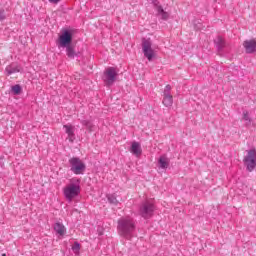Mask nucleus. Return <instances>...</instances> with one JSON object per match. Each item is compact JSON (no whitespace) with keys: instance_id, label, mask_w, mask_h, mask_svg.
I'll return each mask as SVG.
<instances>
[{"instance_id":"1","label":"nucleus","mask_w":256,"mask_h":256,"mask_svg":"<svg viewBox=\"0 0 256 256\" xmlns=\"http://www.w3.org/2000/svg\"><path fill=\"white\" fill-rule=\"evenodd\" d=\"M137 229V222L131 216H124L118 219L117 231L120 237L130 240Z\"/></svg>"},{"instance_id":"2","label":"nucleus","mask_w":256,"mask_h":256,"mask_svg":"<svg viewBox=\"0 0 256 256\" xmlns=\"http://www.w3.org/2000/svg\"><path fill=\"white\" fill-rule=\"evenodd\" d=\"M81 193V180L72 179L68 185L63 188V194L65 199L71 203L75 199V197H79Z\"/></svg>"},{"instance_id":"3","label":"nucleus","mask_w":256,"mask_h":256,"mask_svg":"<svg viewBox=\"0 0 256 256\" xmlns=\"http://www.w3.org/2000/svg\"><path fill=\"white\" fill-rule=\"evenodd\" d=\"M70 171L74 173V175H83L87 166L85 162L81 160L79 157H72L68 160Z\"/></svg>"},{"instance_id":"4","label":"nucleus","mask_w":256,"mask_h":256,"mask_svg":"<svg viewBox=\"0 0 256 256\" xmlns=\"http://www.w3.org/2000/svg\"><path fill=\"white\" fill-rule=\"evenodd\" d=\"M153 213H155V204L153 203V200H146L141 203L139 207V215L142 216L143 219H151Z\"/></svg>"},{"instance_id":"5","label":"nucleus","mask_w":256,"mask_h":256,"mask_svg":"<svg viewBox=\"0 0 256 256\" xmlns=\"http://www.w3.org/2000/svg\"><path fill=\"white\" fill-rule=\"evenodd\" d=\"M73 29H63L61 35L58 38V47L65 49V47L73 43Z\"/></svg>"},{"instance_id":"6","label":"nucleus","mask_w":256,"mask_h":256,"mask_svg":"<svg viewBox=\"0 0 256 256\" xmlns=\"http://www.w3.org/2000/svg\"><path fill=\"white\" fill-rule=\"evenodd\" d=\"M246 155L243 158V163L247 169L251 173V171L255 170L256 167V150L255 148L247 150Z\"/></svg>"},{"instance_id":"7","label":"nucleus","mask_w":256,"mask_h":256,"mask_svg":"<svg viewBox=\"0 0 256 256\" xmlns=\"http://www.w3.org/2000/svg\"><path fill=\"white\" fill-rule=\"evenodd\" d=\"M118 75L119 73H117V69L115 67H108L104 71V75H103V81L105 85H107V87H111V85H113V83L117 81Z\"/></svg>"},{"instance_id":"8","label":"nucleus","mask_w":256,"mask_h":256,"mask_svg":"<svg viewBox=\"0 0 256 256\" xmlns=\"http://www.w3.org/2000/svg\"><path fill=\"white\" fill-rule=\"evenodd\" d=\"M151 46V39L142 40V51L144 53V57H146L148 61H153V57H155V52L153 51V48H151Z\"/></svg>"},{"instance_id":"9","label":"nucleus","mask_w":256,"mask_h":256,"mask_svg":"<svg viewBox=\"0 0 256 256\" xmlns=\"http://www.w3.org/2000/svg\"><path fill=\"white\" fill-rule=\"evenodd\" d=\"M243 47L246 53L251 54L256 51V41L255 40H245L243 43Z\"/></svg>"},{"instance_id":"10","label":"nucleus","mask_w":256,"mask_h":256,"mask_svg":"<svg viewBox=\"0 0 256 256\" xmlns=\"http://www.w3.org/2000/svg\"><path fill=\"white\" fill-rule=\"evenodd\" d=\"M63 128L65 129V133L68 134V140L70 143H73V141H75V127L73 125L66 124Z\"/></svg>"},{"instance_id":"11","label":"nucleus","mask_w":256,"mask_h":256,"mask_svg":"<svg viewBox=\"0 0 256 256\" xmlns=\"http://www.w3.org/2000/svg\"><path fill=\"white\" fill-rule=\"evenodd\" d=\"M130 153L136 155V157H139V155L143 153V150L141 149V144H139V142H132Z\"/></svg>"},{"instance_id":"12","label":"nucleus","mask_w":256,"mask_h":256,"mask_svg":"<svg viewBox=\"0 0 256 256\" xmlns=\"http://www.w3.org/2000/svg\"><path fill=\"white\" fill-rule=\"evenodd\" d=\"M214 43L220 53H221V51H223L224 47H227V42H225V39H223V37H221V36H218L214 40Z\"/></svg>"},{"instance_id":"13","label":"nucleus","mask_w":256,"mask_h":256,"mask_svg":"<svg viewBox=\"0 0 256 256\" xmlns=\"http://www.w3.org/2000/svg\"><path fill=\"white\" fill-rule=\"evenodd\" d=\"M64 49H66V55L69 59H75V57H77V53L75 52V46H73L72 44L64 46Z\"/></svg>"},{"instance_id":"14","label":"nucleus","mask_w":256,"mask_h":256,"mask_svg":"<svg viewBox=\"0 0 256 256\" xmlns=\"http://www.w3.org/2000/svg\"><path fill=\"white\" fill-rule=\"evenodd\" d=\"M5 71L7 75H13V73H19L21 69L19 68V65L12 63L6 67Z\"/></svg>"},{"instance_id":"15","label":"nucleus","mask_w":256,"mask_h":256,"mask_svg":"<svg viewBox=\"0 0 256 256\" xmlns=\"http://www.w3.org/2000/svg\"><path fill=\"white\" fill-rule=\"evenodd\" d=\"M163 105L165 107H171L173 105V95L171 94H163Z\"/></svg>"},{"instance_id":"16","label":"nucleus","mask_w":256,"mask_h":256,"mask_svg":"<svg viewBox=\"0 0 256 256\" xmlns=\"http://www.w3.org/2000/svg\"><path fill=\"white\" fill-rule=\"evenodd\" d=\"M54 231H56L58 235L63 237V235H65V226L62 223L57 222L56 224H54Z\"/></svg>"},{"instance_id":"17","label":"nucleus","mask_w":256,"mask_h":256,"mask_svg":"<svg viewBox=\"0 0 256 256\" xmlns=\"http://www.w3.org/2000/svg\"><path fill=\"white\" fill-rule=\"evenodd\" d=\"M158 163L161 169H167V167H169V158L165 156H161L158 160Z\"/></svg>"},{"instance_id":"18","label":"nucleus","mask_w":256,"mask_h":256,"mask_svg":"<svg viewBox=\"0 0 256 256\" xmlns=\"http://www.w3.org/2000/svg\"><path fill=\"white\" fill-rule=\"evenodd\" d=\"M157 13L158 15H160L161 19H163V21H167V19H169V13L165 12V10L163 9L162 6H157Z\"/></svg>"},{"instance_id":"19","label":"nucleus","mask_w":256,"mask_h":256,"mask_svg":"<svg viewBox=\"0 0 256 256\" xmlns=\"http://www.w3.org/2000/svg\"><path fill=\"white\" fill-rule=\"evenodd\" d=\"M107 199L111 205H119V200L115 194H108Z\"/></svg>"},{"instance_id":"20","label":"nucleus","mask_w":256,"mask_h":256,"mask_svg":"<svg viewBox=\"0 0 256 256\" xmlns=\"http://www.w3.org/2000/svg\"><path fill=\"white\" fill-rule=\"evenodd\" d=\"M243 121H245V125L249 127L251 125V117H249V112L248 111H243Z\"/></svg>"},{"instance_id":"21","label":"nucleus","mask_w":256,"mask_h":256,"mask_svg":"<svg viewBox=\"0 0 256 256\" xmlns=\"http://www.w3.org/2000/svg\"><path fill=\"white\" fill-rule=\"evenodd\" d=\"M11 91L14 95H21V91H22L21 85L16 84V85L12 86Z\"/></svg>"},{"instance_id":"22","label":"nucleus","mask_w":256,"mask_h":256,"mask_svg":"<svg viewBox=\"0 0 256 256\" xmlns=\"http://www.w3.org/2000/svg\"><path fill=\"white\" fill-rule=\"evenodd\" d=\"M82 125H84V127H86V129H88V131H93V122H91L89 120H83Z\"/></svg>"},{"instance_id":"23","label":"nucleus","mask_w":256,"mask_h":256,"mask_svg":"<svg viewBox=\"0 0 256 256\" xmlns=\"http://www.w3.org/2000/svg\"><path fill=\"white\" fill-rule=\"evenodd\" d=\"M163 95H171V85H166Z\"/></svg>"},{"instance_id":"24","label":"nucleus","mask_w":256,"mask_h":256,"mask_svg":"<svg viewBox=\"0 0 256 256\" xmlns=\"http://www.w3.org/2000/svg\"><path fill=\"white\" fill-rule=\"evenodd\" d=\"M81 249V245L78 242H75L74 245L72 246V250L75 252H79Z\"/></svg>"},{"instance_id":"25","label":"nucleus","mask_w":256,"mask_h":256,"mask_svg":"<svg viewBox=\"0 0 256 256\" xmlns=\"http://www.w3.org/2000/svg\"><path fill=\"white\" fill-rule=\"evenodd\" d=\"M5 10L0 9V21H5Z\"/></svg>"},{"instance_id":"26","label":"nucleus","mask_w":256,"mask_h":256,"mask_svg":"<svg viewBox=\"0 0 256 256\" xmlns=\"http://www.w3.org/2000/svg\"><path fill=\"white\" fill-rule=\"evenodd\" d=\"M59 1H61V0H49L50 3H54V4L59 3Z\"/></svg>"},{"instance_id":"27","label":"nucleus","mask_w":256,"mask_h":256,"mask_svg":"<svg viewBox=\"0 0 256 256\" xmlns=\"http://www.w3.org/2000/svg\"><path fill=\"white\" fill-rule=\"evenodd\" d=\"M2 256H7V254H2Z\"/></svg>"}]
</instances>
